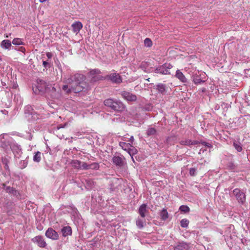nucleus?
I'll use <instances>...</instances> for the list:
<instances>
[{"instance_id": "nucleus-1", "label": "nucleus", "mask_w": 250, "mask_h": 250, "mask_svg": "<svg viewBox=\"0 0 250 250\" xmlns=\"http://www.w3.org/2000/svg\"><path fill=\"white\" fill-rule=\"evenodd\" d=\"M85 80L86 77L84 75L76 73L71 75L67 79L66 83L70 85H72V88L74 92L79 93L88 88V83Z\"/></svg>"}, {"instance_id": "nucleus-2", "label": "nucleus", "mask_w": 250, "mask_h": 250, "mask_svg": "<svg viewBox=\"0 0 250 250\" xmlns=\"http://www.w3.org/2000/svg\"><path fill=\"white\" fill-rule=\"evenodd\" d=\"M105 106L117 112H122L125 110V105L120 101L112 98L105 99L104 101Z\"/></svg>"}, {"instance_id": "nucleus-3", "label": "nucleus", "mask_w": 250, "mask_h": 250, "mask_svg": "<svg viewBox=\"0 0 250 250\" xmlns=\"http://www.w3.org/2000/svg\"><path fill=\"white\" fill-rule=\"evenodd\" d=\"M49 84L43 80L37 79V84L35 86H33V91L36 94H39L47 92L50 89Z\"/></svg>"}, {"instance_id": "nucleus-4", "label": "nucleus", "mask_w": 250, "mask_h": 250, "mask_svg": "<svg viewBox=\"0 0 250 250\" xmlns=\"http://www.w3.org/2000/svg\"><path fill=\"white\" fill-rule=\"evenodd\" d=\"M101 71L98 69H91L88 75L90 78V82L95 83L99 81H103L105 80V76L101 75Z\"/></svg>"}, {"instance_id": "nucleus-5", "label": "nucleus", "mask_w": 250, "mask_h": 250, "mask_svg": "<svg viewBox=\"0 0 250 250\" xmlns=\"http://www.w3.org/2000/svg\"><path fill=\"white\" fill-rule=\"evenodd\" d=\"M172 67V65L170 63H165L157 67L154 70V72L163 75H170L169 69Z\"/></svg>"}, {"instance_id": "nucleus-6", "label": "nucleus", "mask_w": 250, "mask_h": 250, "mask_svg": "<svg viewBox=\"0 0 250 250\" xmlns=\"http://www.w3.org/2000/svg\"><path fill=\"white\" fill-rule=\"evenodd\" d=\"M233 193L235 196L236 200L240 204L244 205L245 204L246 200V195L243 191L236 188L233 190Z\"/></svg>"}, {"instance_id": "nucleus-7", "label": "nucleus", "mask_w": 250, "mask_h": 250, "mask_svg": "<svg viewBox=\"0 0 250 250\" xmlns=\"http://www.w3.org/2000/svg\"><path fill=\"white\" fill-rule=\"evenodd\" d=\"M105 80H110L113 83H120L122 82L121 77L119 73H113L105 76Z\"/></svg>"}, {"instance_id": "nucleus-8", "label": "nucleus", "mask_w": 250, "mask_h": 250, "mask_svg": "<svg viewBox=\"0 0 250 250\" xmlns=\"http://www.w3.org/2000/svg\"><path fill=\"white\" fill-rule=\"evenodd\" d=\"M122 97L127 102H135L137 100L136 95L127 91H121L120 93Z\"/></svg>"}, {"instance_id": "nucleus-9", "label": "nucleus", "mask_w": 250, "mask_h": 250, "mask_svg": "<svg viewBox=\"0 0 250 250\" xmlns=\"http://www.w3.org/2000/svg\"><path fill=\"white\" fill-rule=\"evenodd\" d=\"M31 240L33 242L36 243L40 248H44L47 246L46 242L41 235L37 236L32 238Z\"/></svg>"}, {"instance_id": "nucleus-10", "label": "nucleus", "mask_w": 250, "mask_h": 250, "mask_svg": "<svg viewBox=\"0 0 250 250\" xmlns=\"http://www.w3.org/2000/svg\"><path fill=\"white\" fill-rule=\"evenodd\" d=\"M45 236L52 240H58L59 239V235L58 233L52 228H49L45 232Z\"/></svg>"}, {"instance_id": "nucleus-11", "label": "nucleus", "mask_w": 250, "mask_h": 250, "mask_svg": "<svg viewBox=\"0 0 250 250\" xmlns=\"http://www.w3.org/2000/svg\"><path fill=\"white\" fill-rule=\"evenodd\" d=\"M124 157H120L119 156H114L112 158L113 163L117 167H122L124 165Z\"/></svg>"}, {"instance_id": "nucleus-12", "label": "nucleus", "mask_w": 250, "mask_h": 250, "mask_svg": "<svg viewBox=\"0 0 250 250\" xmlns=\"http://www.w3.org/2000/svg\"><path fill=\"white\" fill-rule=\"evenodd\" d=\"M189 249V244L183 241L179 242L174 247V250H188Z\"/></svg>"}, {"instance_id": "nucleus-13", "label": "nucleus", "mask_w": 250, "mask_h": 250, "mask_svg": "<svg viewBox=\"0 0 250 250\" xmlns=\"http://www.w3.org/2000/svg\"><path fill=\"white\" fill-rule=\"evenodd\" d=\"M159 93L165 95L167 92V86L165 84L160 83L154 86Z\"/></svg>"}, {"instance_id": "nucleus-14", "label": "nucleus", "mask_w": 250, "mask_h": 250, "mask_svg": "<svg viewBox=\"0 0 250 250\" xmlns=\"http://www.w3.org/2000/svg\"><path fill=\"white\" fill-rule=\"evenodd\" d=\"M148 212V210L147 209V205L143 204L141 205L138 209V213L142 218H145L146 215V213Z\"/></svg>"}, {"instance_id": "nucleus-15", "label": "nucleus", "mask_w": 250, "mask_h": 250, "mask_svg": "<svg viewBox=\"0 0 250 250\" xmlns=\"http://www.w3.org/2000/svg\"><path fill=\"white\" fill-rule=\"evenodd\" d=\"M10 147L14 153L20 154L21 152V146L16 143H11Z\"/></svg>"}, {"instance_id": "nucleus-16", "label": "nucleus", "mask_w": 250, "mask_h": 250, "mask_svg": "<svg viewBox=\"0 0 250 250\" xmlns=\"http://www.w3.org/2000/svg\"><path fill=\"white\" fill-rule=\"evenodd\" d=\"M180 144L185 146L196 145L199 144V142L196 140L192 141L190 139H185L181 140Z\"/></svg>"}, {"instance_id": "nucleus-17", "label": "nucleus", "mask_w": 250, "mask_h": 250, "mask_svg": "<svg viewBox=\"0 0 250 250\" xmlns=\"http://www.w3.org/2000/svg\"><path fill=\"white\" fill-rule=\"evenodd\" d=\"M61 232L63 237L71 235L72 232L71 228L68 226L63 227L61 229Z\"/></svg>"}, {"instance_id": "nucleus-18", "label": "nucleus", "mask_w": 250, "mask_h": 250, "mask_svg": "<svg viewBox=\"0 0 250 250\" xmlns=\"http://www.w3.org/2000/svg\"><path fill=\"white\" fill-rule=\"evenodd\" d=\"M72 28L74 33H78L83 28V24L80 21H76L72 24Z\"/></svg>"}, {"instance_id": "nucleus-19", "label": "nucleus", "mask_w": 250, "mask_h": 250, "mask_svg": "<svg viewBox=\"0 0 250 250\" xmlns=\"http://www.w3.org/2000/svg\"><path fill=\"white\" fill-rule=\"evenodd\" d=\"M175 77L182 83H186L187 82V79H186L184 75L183 74V73L181 72L179 70H177L176 71Z\"/></svg>"}, {"instance_id": "nucleus-20", "label": "nucleus", "mask_w": 250, "mask_h": 250, "mask_svg": "<svg viewBox=\"0 0 250 250\" xmlns=\"http://www.w3.org/2000/svg\"><path fill=\"white\" fill-rule=\"evenodd\" d=\"M136 225L137 227L141 229H142L144 226L146 225V221L144 219H141L138 218L136 221Z\"/></svg>"}, {"instance_id": "nucleus-21", "label": "nucleus", "mask_w": 250, "mask_h": 250, "mask_svg": "<svg viewBox=\"0 0 250 250\" xmlns=\"http://www.w3.org/2000/svg\"><path fill=\"white\" fill-rule=\"evenodd\" d=\"M1 47L4 49H8L11 46V42L8 40H4L1 42Z\"/></svg>"}, {"instance_id": "nucleus-22", "label": "nucleus", "mask_w": 250, "mask_h": 250, "mask_svg": "<svg viewBox=\"0 0 250 250\" xmlns=\"http://www.w3.org/2000/svg\"><path fill=\"white\" fill-rule=\"evenodd\" d=\"M160 215L161 219L163 221H166L168 218V213L167 209L163 208L160 213Z\"/></svg>"}, {"instance_id": "nucleus-23", "label": "nucleus", "mask_w": 250, "mask_h": 250, "mask_svg": "<svg viewBox=\"0 0 250 250\" xmlns=\"http://www.w3.org/2000/svg\"><path fill=\"white\" fill-rule=\"evenodd\" d=\"M193 81L195 84H199L203 83L206 81L202 80L199 76L195 75L193 77Z\"/></svg>"}, {"instance_id": "nucleus-24", "label": "nucleus", "mask_w": 250, "mask_h": 250, "mask_svg": "<svg viewBox=\"0 0 250 250\" xmlns=\"http://www.w3.org/2000/svg\"><path fill=\"white\" fill-rule=\"evenodd\" d=\"M119 146L125 150L127 151L129 147L132 146L130 143H126L125 142H121L119 143Z\"/></svg>"}, {"instance_id": "nucleus-25", "label": "nucleus", "mask_w": 250, "mask_h": 250, "mask_svg": "<svg viewBox=\"0 0 250 250\" xmlns=\"http://www.w3.org/2000/svg\"><path fill=\"white\" fill-rule=\"evenodd\" d=\"M42 153L40 151H37L35 153V155L33 156V161L35 162L39 163L41 160Z\"/></svg>"}, {"instance_id": "nucleus-26", "label": "nucleus", "mask_w": 250, "mask_h": 250, "mask_svg": "<svg viewBox=\"0 0 250 250\" xmlns=\"http://www.w3.org/2000/svg\"><path fill=\"white\" fill-rule=\"evenodd\" d=\"M82 162L78 160H73L71 162L72 166L77 169H80Z\"/></svg>"}, {"instance_id": "nucleus-27", "label": "nucleus", "mask_w": 250, "mask_h": 250, "mask_svg": "<svg viewBox=\"0 0 250 250\" xmlns=\"http://www.w3.org/2000/svg\"><path fill=\"white\" fill-rule=\"evenodd\" d=\"M128 154H129V155L130 156H132V155H134L136 154H137L138 151L134 147H133V146L132 145V146L131 147H129L127 151Z\"/></svg>"}, {"instance_id": "nucleus-28", "label": "nucleus", "mask_w": 250, "mask_h": 250, "mask_svg": "<svg viewBox=\"0 0 250 250\" xmlns=\"http://www.w3.org/2000/svg\"><path fill=\"white\" fill-rule=\"evenodd\" d=\"M62 89L63 90L65 91L67 94H69L72 91H73V90L72 88V85H70V87L69 88L67 84L63 85L62 87Z\"/></svg>"}, {"instance_id": "nucleus-29", "label": "nucleus", "mask_w": 250, "mask_h": 250, "mask_svg": "<svg viewBox=\"0 0 250 250\" xmlns=\"http://www.w3.org/2000/svg\"><path fill=\"white\" fill-rule=\"evenodd\" d=\"M227 167L229 170L234 171L236 168L237 166L231 161L227 164Z\"/></svg>"}, {"instance_id": "nucleus-30", "label": "nucleus", "mask_w": 250, "mask_h": 250, "mask_svg": "<svg viewBox=\"0 0 250 250\" xmlns=\"http://www.w3.org/2000/svg\"><path fill=\"white\" fill-rule=\"evenodd\" d=\"M233 146L238 152H241L242 150V145L239 142H234Z\"/></svg>"}, {"instance_id": "nucleus-31", "label": "nucleus", "mask_w": 250, "mask_h": 250, "mask_svg": "<svg viewBox=\"0 0 250 250\" xmlns=\"http://www.w3.org/2000/svg\"><path fill=\"white\" fill-rule=\"evenodd\" d=\"M189 224V221L187 219H183L180 221L181 226L182 228H187Z\"/></svg>"}, {"instance_id": "nucleus-32", "label": "nucleus", "mask_w": 250, "mask_h": 250, "mask_svg": "<svg viewBox=\"0 0 250 250\" xmlns=\"http://www.w3.org/2000/svg\"><path fill=\"white\" fill-rule=\"evenodd\" d=\"M12 43L14 45H24V43L20 38H15L12 41Z\"/></svg>"}, {"instance_id": "nucleus-33", "label": "nucleus", "mask_w": 250, "mask_h": 250, "mask_svg": "<svg viewBox=\"0 0 250 250\" xmlns=\"http://www.w3.org/2000/svg\"><path fill=\"white\" fill-rule=\"evenodd\" d=\"M89 169L97 170L99 168V164L98 163H93L89 165Z\"/></svg>"}, {"instance_id": "nucleus-34", "label": "nucleus", "mask_w": 250, "mask_h": 250, "mask_svg": "<svg viewBox=\"0 0 250 250\" xmlns=\"http://www.w3.org/2000/svg\"><path fill=\"white\" fill-rule=\"evenodd\" d=\"M179 209L181 210V211L183 212L184 213H188L190 211L189 208L185 205H182L180 207Z\"/></svg>"}, {"instance_id": "nucleus-35", "label": "nucleus", "mask_w": 250, "mask_h": 250, "mask_svg": "<svg viewBox=\"0 0 250 250\" xmlns=\"http://www.w3.org/2000/svg\"><path fill=\"white\" fill-rule=\"evenodd\" d=\"M156 132V130L153 127H150L146 130V134L148 136L154 135Z\"/></svg>"}, {"instance_id": "nucleus-36", "label": "nucleus", "mask_w": 250, "mask_h": 250, "mask_svg": "<svg viewBox=\"0 0 250 250\" xmlns=\"http://www.w3.org/2000/svg\"><path fill=\"white\" fill-rule=\"evenodd\" d=\"M28 164V161L27 160H24L23 161H21L19 164V167L21 169H23L25 168Z\"/></svg>"}, {"instance_id": "nucleus-37", "label": "nucleus", "mask_w": 250, "mask_h": 250, "mask_svg": "<svg viewBox=\"0 0 250 250\" xmlns=\"http://www.w3.org/2000/svg\"><path fill=\"white\" fill-rule=\"evenodd\" d=\"M145 46L150 47L152 45V42L149 38H146L144 41Z\"/></svg>"}, {"instance_id": "nucleus-38", "label": "nucleus", "mask_w": 250, "mask_h": 250, "mask_svg": "<svg viewBox=\"0 0 250 250\" xmlns=\"http://www.w3.org/2000/svg\"><path fill=\"white\" fill-rule=\"evenodd\" d=\"M2 163L4 165V167L6 170H9V167L8 166L9 161L7 158H3L2 159Z\"/></svg>"}, {"instance_id": "nucleus-39", "label": "nucleus", "mask_w": 250, "mask_h": 250, "mask_svg": "<svg viewBox=\"0 0 250 250\" xmlns=\"http://www.w3.org/2000/svg\"><path fill=\"white\" fill-rule=\"evenodd\" d=\"M89 164H88L85 162H82V164L80 169L82 170H88L89 169Z\"/></svg>"}, {"instance_id": "nucleus-40", "label": "nucleus", "mask_w": 250, "mask_h": 250, "mask_svg": "<svg viewBox=\"0 0 250 250\" xmlns=\"http://www.w3.org/2000/svg\"><path fill=\"white\" fill-rule=\"evenodd\" d=\"M32 110H33V109L30 106H27L25 107V114H29V115H32L33 114V112H32Z\"/></svg>"}, {"instance_id": "nucleus-41", "label": "nucleus", "mask_w": 250, "mask_h": 250, "mask_svg": "<svg viewBox=\"0 0 250 250\" xmlns=\"http://www.w3.org/2000/svg\"><path fill=\"white\" fill-rule=\"evenodd\" d=\"M86 184L87 185V188H91L93 185V182L91 179L85 180Z\"/></svg>"}, {"instance_id": "nucleus-42", "label": "nucleus", "mask_w": 250, "mask_h": 250, "mask_svg": "<svg viewBox=\"0 0 250 250\" xmlns=\"http://www.w3.org/2000/svg\"><path fill=\"white\" fill-rule=\"evenodd\" d=\"M0 146L3 147V148H6L8 146H10V144H9L8 142L1 141L0 142Z\"/></svg>"}, {"instance_id": "nucleus-43", "label": "nucleus", "mask_w": 250, "mask_h": 250, "mask_svg": "<svg viewBox=\"0 0 250 250\" xmlns=\"http://www.w3.org/2000/svg\"><path fill=\"white\" fill-rule=\"evenodd\" d=\"M197 168V167H191L189 169V174L191 176H193L196 175V171Z\"/></svg>"}, {"instance_id": "nucleus-44", "label": "nucleus", "mask_w": 250, "mask_h": 250, "mask_svg": "<svg viewBox=\"0 0 250 250\" xmlns=\"http://www.w3.org/2000/svg\"><path fill=\"white\" fill-rule=\"evenodd\" d=\"M14 188L9 186L5 187V190L7 193L11 194L12 193V191H13Z\"/></svg>"}, {"instance_id": "nucleus-45", "label": "nucleus", "mask_w": 250, "mask_h": 250, "mask_svg": "<svg viewBox=\"0 0 250 250\" xmlns=\"http://www.w3.org/2000/svg\"><path fill=\"white\" fill-rule=\"evenodd\" d=\"M11 194L16 197H18L20 195L19 191L16 190L15 188H14L13 191H12V193Z\"/></svg>"}, {"instance_id": "nucleus-46", "label": "nucleus", "mask_w": 250, "mask_h": 250, "mask_svg": "<svg viewBox=\"0 0 250 250\" xmlns=\"http://www.w3.org/2000/svg\"><path fill=\"white\" fill-rule=\"evenodd\" d=\"M43 65L45 68H49L50 67V64L46 61L43 62Z\"/></svg>"}, {"instance_id": "nucleus-47", "label": "nucleus", "mask_w": 250, "mask_h": 250, "mask_svg": "<svg viewBox=\"0 0 250 250\" xmlns=\"http://www.w3.org/2000/svg\"><path fill=\"white\" fill-rule=\"evenodd\" d=\"M134 141V137L133 136H131L128 139V142H130L129 143L131 144V145H132Z\"/></svg>"}, {"instance_id": "nucleus-48", "label": "nucleus", "mask_w": 250, "mask_h": 250, "mask_svg": "<svg viewBox=\"0 0 250 250\" xmlns=\"http://www.w3.org/2000/svg\"><path fill=\"white\" fill-rule=\"evenodd\" d=\"M49 87H50V89H49L48 90L51 91L52 93L56 92V89L54 86L52 87L51 85L49 84Z\"/></svg>"}, {"instance_id": "nucleus-49", "label": "nucleus", "mask_w": 250, "mask_h": 250, "mask_svg": "<svg viewBox=\"0 0 250 250\" xmlns=\"http://www.w3.org/2000/svg\"><path fill=\"white\" fill-rule=\"evenodd\" d=\"M129 136L128 134H126L125 135V136L123 137V138L122 139V140L124 141H127L128 142V140L129 138L128 137V136Z\"/></svg>"}, {"instance_id": "nucleus-50", "label": "nucleus", "mask_w": 250, "mask_h": 250, "mask_svg": "<svg viewBox=\"0 0 250 250\" xmlns=\"http://www.w3.org/2000/svg\"><path fill=\"white\" fill-rule=\"evenodd\" d=\"M19 51L24 53L25 52V48L24 47L21 46L19 48Z\"/></svg>"}, {"instance_id": "nucleus-51", "label": "nucleus", "mask_w": 250, "mask_h": 250, "mask_svg": "<svg viewBox=\"0 0 250 250\" xmlns=\"http://www.w3.org/2000/svg\"><path fill=\"white\" fill-rule=\"evenodd\" d=\"M32 115V117L34 118V119H38L39 117H38V115L36 113H35V114H33Z\"/></svg>"}, {"instance_id": "nucleus-52", "label": "nucleus", "mask_w": 250, "mask_h": 250, "mask_svg": "<svg viewBox=\"0 0 250 250\" xmlns=\"http://www.w3.org/2000/svg\"><path fill=\"white\" fill-rule=\"evenodd\" d=\"M46 56L48 57V58H51L52 57V54L51 53H47Z\"/></svg>"}, {"instance_id": "nucleus-53", "label": "nucleus", "mask_w": 250, "mask_h": 250, "mask_svg": "<svg viewBox=\"0 0 250 250\" xmlns=\"http://www.w3.org/2000/svg\"><path fill=\"white\" fill-rule=\"evenodd\" d=\"M206 144L205 145L209 147H211V145L208 143H205Z\"/></svg>"}, {"instance_id": "nucleus-54", "label": "nucleus", "mask_w": 250, "mask_h": 250, "mask_svg": "<svg viewBox=\"0 0 250 250\" xmlns=\"http://www.w3.org/2000/svg\"><path fill=\"white\" fill-rule=\"evenodd\" d=\"M1 84L3 86H4L6 85V83H5L3 82H1Z\"/></svg>"}, {"instance_id": "nucleus-55", "label": "nucleus", "mask_w": 250, "mask_h": 250, "mask_svg": "<svg viewBox=\"0 0 250 250\" xmlns=\"http://www.w3.org/2000/svg\"><path fill=\"white\" fill-rule=\"evenodd\" d=\"M206 91V89L205 88H203L202 89V92H205Z\"/></svg>"}, {"instance_id": "nucleus-56", "label": "nucleus", "mask_w": 250, "mask_h": 250, "mask_svg": "<svg viewBox=\"0 0 250 250\" xmlns=\"http://www.w3.org/2000/svg\"><path fill=\"white\" fill-rule=\"evenodd\" d=\"M2 186L3 188L5 189V187H6V184L5 183H3V184H2Z\"/></svg>"}, {"instance_id": "nucleus-57", "label": "nucleus", "mask_w": 250, "mask_h": 250, "mask_svg": "<svg viewBox=\"0 0 250 250\" xmlns=\"http://www.w3.org/2000/svg\"><path fill=\"white\" fill-rule=\"evenodd\" d=\"M46 0H39L40 2L41 3H43L45 2Z\"/></svg>"}, {"instance_id": "nucleus-58", "label": "nucleus", "mask_w": 250, "mask_h": 250, "mask_svg": "<svg viewBox=\"0 0 250 250\" xmlns=\"http://www.w3.org/2000/svg\"><path fill=\"white\" fill-rule=\"evenodd\" d=\"M37 228H38L39 230H41V229H42V227H39H39H37Z\"/></svg>"}, {"instance_id": "nucleus-59", "label": "nucleus", "mask_w": 250, "mask_h": 250, "mask_svg": "<svg viewBox=\"0 0 250 250\" xmlns=\"http://www.w3.org/2000/svg\"><path fill=\"white\" fill-rule=\"evenodd\" d=\"M37 228H38L39 230H41V229H42V227H39H39H37Z\"/></svg>"}, {"instance_id": "nucleus-60", "label": "nucleus", "mask_w": 250, "mask_h": 250, "mask_svg": "<svg viewBox=\"0 0 250 250\" xmlns=\"http://www.w3.org/2000/svg\"><path fill=\"white\" fill-rule=\"evenodd\" d=\"M146 81H147L148 82H150V78H148L147 79H146Z\"/></svg>"}, {"instance_id": "nucleus-61", "label": "nucleus", "mask_w": 250, "mask_h": 250, "mask_svg": "<svg viewBox=\"0 0 250 250\" xmlns=\"http://www.w3.org/2000/svg\"><path fill=\"white\" fill-rule=\"evenodd\" d=\"M6 38H8V35H6Z\"/></svg>"}]
</instances>
